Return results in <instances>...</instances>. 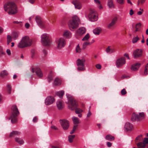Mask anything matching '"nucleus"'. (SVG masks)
Segmentation results:
<instances>
[{
    "label": "nucleus",
    "instance_id": "f257e3e1",
    "mask_svg": "<svg viewBox=\"0 0 148 148\" xmlns=\"http://www.w3.org/2000/svg\"><path fill=\"white\" fill-rule=\"evenodd\" d=\"M66 96L68 98V107L69 109L71 110H75L76 114H80L83 112V110L79 108H76L78 106L77 101L74 97L71 95L67 94Z\"/></svg>",
    "mask_w": 148,
    "mask_h": 148
},
{
    "label": "nucleus",
    "instance_id": "f03ea898",
    "mask_svg": "<svg viewBox=\"0 0 148 148\" xmlns=\"http://www.w3.org/2000/svg\"><path fill=\"white\" fill-rule=\"evenodd\" d=\"M3 8L5 11L10 15L14 14L18 12L17 6L13 1H10L6 3L4 5Z\"/></svg>",
    "mask_w": 148,
    "mask_h": 148
},
{
    "label": "nucleus",
    "instance_id": "7ed1b4c3",
    "mask_svg": "<svg viewBox=\"0 0 148 148\" xmlns=\"http://www.w3.org/2000/svg\"><path fill=\"white\" fill-rule=\"evenodd\" d=\"M11 110L12 114L9 118V119L11 120V121L12 123H14L17 121V119L16 117L18 115L19 112L17 106L16 105L12 106Z\"/></svg>",
    "mask_w": 148,
    "mask_h": 148
},
{
    "label": "nucleus",
    "instance_id": "20e7f679",
    "mask_svg": "<svg viewBox=\"0 0 148 148\" xmlns=\"http://www.w3.org/2000/svg\"><path fill=\"white\" fill-rule=\"evenodd\" d=\"M80 20L78 16H76L73 17L72 19L70 20L68 23V25L70 29L71 30L77 28L79 25Z\"/></svg>",
    "mask_w": 148,
    "mask_h": 148
},
{
    "label": "nucleus",
    "instance_id": "39448f33",
    "mask_svg": "<svg viewBox=\"0 0 148 148\" xmlns=\"http://www.w3.org/2000/svg\"><path fill=\"white\" fill-rule=\"evenodd\" d=\"M32 44L31 40L29 37L25 36L22 38L21 41L18 44V47L19 48H23L30 46Z\"/></svg>",
    "mask_w": 148,
    "mask_h": 148
},
{
    "label": "nucleus",
    "instance_id": "423d86ee",
    "mask_svg": "<svg viewBox=\"0 0 148 148\" xmlns=\"http://www.w3.org/2000/svg\"><path fill=\"white\" fill-rule=\"evenodd\" d=\"M41 41L42 44L45 46H49L51 42V39L49 35L47 34H42L41 36Z\"/></svg>",
    "mask_w": 148,
    "mask_h": 148
},
{
    "label": "nucleus",
    "instance_id": "0eeeda50",
    "mask_svg": "<svg viewBox=\"0 0 148 148\" xmlns=\"http://www.w3.org/2000/svg\"><path fill=\"white\" fill-rule=\"evenodd\" d=\"M86 62V59L84 57H82L78 59L76 63L77 66V69L78 71H84L86 70L85 63Z\"/></svg>",
    "mask_w": 148,
    "mask_h": 148
},
{
    "label": "nucleus",
    "instance_id": "6e6552de",
    "mask_svg": "<svg viewBox=\"0 0 148 148\" xmlns=\"http://www.w3.org/2000/svg\"><path fill=\"white\" fill-rule=\"evenodd\" d=\"M55 43L56 45V48L60 49L64 47L66 44V41L63 38H57L55 40Z\"/></svg>",
    "mask_w": 148,
    "mask_h": 148
},
{
    "label": "nucleus",
    "instance_id": "1a4fd4ad",
    "mask_svg": "<svg viewBox=\"0 0 148 148\" xmlns=\"http://www.w3.org/2000/svg\"><path fill=\"white\" fill-rule=\"evenodd\" d=\"M145 117V114L143 112L140 113L139 114L134 113L132 114L131 120L133 121L136 120L140 121L144 119Z\"/></svg>",
    "mask_w": 148,
    "mask_h": 148
},
{
    "label": "nucleus",
    "instance_id": "9d476101",
    "mask_svg": "<svg viewBox=\"0 0 148 148\" xmlns=\"http://www.w3.org/2000/svg\"><path fill=\"white\" fill-rule=\"evenodd\" d=\"M88 17L91 20L95 21H97L98 19L97 13L95 11L90 10L88 15Z\"/></svg>",
    "mask_w": 148,
    "mask_h": 148
},
{
    "label": "nucleus",
    "instance_id": "9b49d317",
    "mask_svg": "<svg viewBox=\"0 0 148 148\" xmlns=\"http://www.w3.org/2000/svg\"><path fill=\"white\" fill-rule=\"evenodd\" d=\"M126 63L125 58L124 57H121L117 59L116 62V66L118 68L120 67L125 64Z\"/></svg>",
    "mask_w": 148,
    "mask_h": 148
},
{
    "label": "nucleus",
    "instance_id": "f8f14e48",
    "mask_svg": "<svg viewBox=\"0 0 148 148\" xmlns=\"http://www.w3.org/2000/svg\"><path fill=\"white\" fill-rule=\"evenodd\" d=\"M60 122L64 130H66L68 129L69 126V121L66 119L60 120Z\"/></svg>",
    "mask_w": 148,
    "mask_h": 148
},
{
    "label": "nucleus",
    "instance_id": "ddd939ff",
    "mask_svg": "<svg viewBox=\"0 0 148 148\" xmlns=\"http://www.w3.org/2000/svg\"><path fill=\"white\" fill-rule=\"evenodd\" d=\"M36 21L38 25L41 28H44L45 26V23L41 20V17L39 16H37L35 18Z\"/></svg>",
    "mask_w": 148,
    "mask_h": 148
},
{
    "label": "nucleus",
    "instance_id": "4468645a",
    "mask_svg": "<svg viewBox=\"0 0 148 148\" xmlns=\"http://www.w3.org/2000/svg\"><path fill=\"white\" fill-rule=\"evenodd\" d=\"M72 3L74 5L75 8L80 10L82 8V4L78 0H74L72 1Z\"/></svg>",
    "mask_w": 148,
    "mask_h": 148
},
{
    "label": "nucleus",
    "instance_id": "2eb2a0df",
    "mask_svg": "<svg viewBox=\"0 0 148 148\" xmlns=\"http://www.w3.org/2000/svg\"><path fill=\"white\" fill-rule=\"evenodd\" d=\"M55 101L54 97L52 96H48L45 99V103L47 105L52 104Z\"/></svg>",
    "mask_w": 148,
    "mask_h": 148
},
{
    "label": "nucleus",
    "instance_id": "dca6fc26",
    "mask_svg": "<svg viewBox=\"0 0 148 148\" xmlns=\"http://www.w3.org/2000/svg\"><path fill=\"white\" fill-rule=\"evenodd\" d=\"M133 54L135 58L140 57L143 54L142 50L141 49H136L134 52Z\"/></svg>",
    "mask_w": 148,
    "mask_h": 148
},
{
    "label": "nucleus",
    "instance_id": "f3484780",
    "mask_svg": "<svg viewBox=\"0 0 148 148\" xmlns=\"http://www.w3.org/2000/svg\"><path fill=\"white\" fill-rule=\"evenodd\" d=\"M31 71L32 73L35 71L37 76L39 77H42L43 76L42 73L40 68H37L36 69L32 68L31 69Z\"/></svg>",
    "mask_w": 148,
    "mask_h": 148
},
{
    "label": "nucleus",
    "instance_id": "a211bd4d",
    "mask_svg": "<svg viewBox=\"0 0 148 148\" xmlns=\"http://www.w3.org/2000/svg\"><path fill=\"white\" fill-rule=\"evenodd\" d=\"M117 21L116 17H114L113 18L111 22L108 23L107 25V27L109 29H111Z\"/></svg>",
    "mask_w": 148,
    "mask_h": 148
},
{
    "label": "nucleus",
    "instance_id": "6ab92c4d",
    "mask_svg": "<svg viewBox=\"0 0 148 148\" xmlns=\"http://www.w3.org/2000/svg\"><path fill=\"white\" fill-rule=\"evenodd\" d=\"M125 128L127 131H130L133 129V126L131 124L127 122L125 124Z\"/></svg>",
    "mask_w": 148,
    "mask_h": 148
},
{
    "label": "nucleus",
    "instance_id": "aec40b11",
    "mask_svg": "<svg viewBox=\"0 0 148 148\" xmlns=\"http://www.w3.org/2000/svg\"><path fill=\"white\" fill-rule=\"evenodd\" d=\"M56 106L58 109L59 110L62 109L64 107L63 103L60 100H58L57 101Z\"/></svg>",
    "mask_w": 148,
    "mask_h": 148
},
{
    "label": "nucleus",
    "instance_id": "412c9836",
    "mask_svg": "<svg viewBox=\"0 0 148 148\" xmlns=\"http://www.w3.org/2000/svg\"><path fill=\"white\" fill-rule=\"evenodd\" d=\"M115 48L112 47H111L110 46H108L106 49V52L109 54H111L114 53L115 52Z\"/></svg>",
    "mask_w": 148,
    "mask_h": 148
},
{
    "label": "nucleus",
    "instance_id": "4be33fe9",
    "mask_svg": "<svg viewBox=\"0 0 148 148\" xmlns=\"http://www.w3.org/2000/svg\"><path fill=\"white\" fill-rule=\"evenodd\" d=\"M140 65V64L137 63L132 65L131 67V70L132 71H136L139 69Z\"/></svg>",
    "mask_w": 148,
    "mask_h": 148
},
{
    "label": "nucleus",
    "instance_id": "5701e85b",
    "mask_svg": "<svg viewBox=\"0 0 148 148\" xmlns=\"http://www.w3.org/2000/svg\"><path fill=\"white\" fill-rule=\"evenodd\" d=\"M86 32V29L84 27L79 28L77 31V33L79 35H82Z\"/></svg>",
    "mask_w": 148,
    "mask_h": 148
},
{
    "label": "nucleus",
    "instance_id": "b1692460",
    "mask_svg": "<svg viewBox=\"0 0 148 148\" xmlns=\"http://www.w3.org/2000/svg\"><path fill=\"white\" fill-rule=\"evenodd\" d=\"M95 4L97 5L98 8L101 10L103 8V7L99 0H94Z\"/></svg>",
    "mask_w": 148,
    "mask_h": 148
},
{
    "label": "nucleus",
    "instance_id": "393cba45",
    "mask_svg": "<svg viewBox=\"0 0 148 148\" xmlns=\"http://www.w3.org/2000/svg\"><path fill=\"white\" fill-rule=\"evenodd\" d=\"M61 80L60 79L58 78H56L55 79L53 84L56 86H58L61 84Z\"/></svg>",
    "mask_w": 148,
    "mask_h": 148
},
{
    "label": "nucleus",
    "instance_id": "a878e982",
    "mask_svg": "<svg viewBox=\"0 0 148 148\" xmlns=\"http://www.w3.org/2000/svg\"><path fill=\"white\" fill-rule=\"evenodd\" d=\"M101 31V29L100 27H97L93 30L94 33L95 35H99Z\"/></svg>",
    "mask_w": 148,
    "mask_h": 148
},
{
    "label": "nucleus",
    "instance_id": "bb28decb",
    "mask_svg": "<svg viewBox=\"0 0 148 148\" xmlns=\"http://www.w3.org/2000/svg\"><path fill=\"white\" fill-rule=\"evenodd\" d=\"M63 35L64 36L67 38H69L71 37L72 35L70 31H66L64 32L63 34Z\"/></svg>",
    "mask_w": 148,
    "mask_h": 148
},
{
    "label": "nucleus",
    "instance_id": "cd10ccee",
    "mask_svg": "<svg viewBox=\"0 0 148 148\" xmlns=\"http://www.w3.org/2000/svg\"><path fill=\"white\" fill-rule=\"evenodd\" d=\"M108 5L109 8H114L112 0H108Z\"/></svg>",
    "mask_w": 148,
    "mask_h": 148
},
{
    "label": "nucleus",
    "instance_id": "c85d7f7f",
    "mask_svg": "<svg viewBox=\"0 0 148 148\" xmlns=\"http://www.w3.org/2000/svg\"><path fill=\"white\" fill-rule=\"evenodd\" d=\"M15 140L16 142L18 143L20 145H22L24 143L23 140L19 138H15Z\"/></svg>",
    "mask_w": 148,
    "mask_h": 148
},
{
    "label": "nucleus",
    "instance_id": "c756f323",
    "mask_svg": "<svg viewBox=\"0 0 148 148\" xmlns=\"http://www.w3.org/2000/svg\"><path fill=\"white\" fill-rule=\"evenodd\" d=\"M72 119L74 124L77 125L79 123V120L78 118L73 116Z\"/></svg>",
    "mask_w": 148,
    "mask_h": 148
},
{
    "label": "nucleus",
    "instance_id": "7c9ffc66",
    "mask_svg": "<svg viewBox=\"0 0 148 148\" xmlns=\"http://www.w3.org/2000/svg\"><path fill=\"white\" fill-rule=\"evenodd\" d=\"M106 140L110 141L113 140L114 139V137L110 134L107 135L105 137Z\"/></svg>",
    "mask_w": 148,
    "mask_h": 148
},
{
    "label": "nucleus",
    "instance_id": "2f4dec72",
    "mask_svg": "<svg viewBox=\"0 0 148 148\" xmlns=\"http://www.w3.org/2000/svg\"><path fill=\"white\" fill-rule=\"evenodd\" d=\"M56 94L60 98H62L64 94V91L63 90H61L57 92Z\"/></svg>",
    "mask_w": 148,
    "mask_h": 148
},
{
    "label": "nucleus",
    "instance_id": "473e14b6",
    "mask_svg": "<svg viewBox=\"0 0 148 148\" xmlns=\"http://www.w3.org/2000/svg\"><path fill=\"white\" fill-rule=\"evenodd\" d=\"M20 134V132H19L16 131H13L10 134V136L12 137L16 135H19Z\"/></svg>",
    "mask_w": 148,
    "mask_h": 148
},
{
    "label": "nucleus",
    "instance_id": "72a5a7b5",
    "mask_svg": "<svg viewBox=\"0 0 148 148\" xmlns=\"http://www.w3.org/2000/svg\"><path fill=\"white\" fill-rule=\"evenodd\" d=\"M53 78V76L52 75V72H51L49 74L47 78L48 82H50L52 80Z\"/></svg>",
    "mask_w": 148,
    "mask_h": 148
},
{
    "label": "nucleus",
    "instance_id": "f704fd0d",
    "mask_svg": "<svg viewBox=\"0 0 148 148\" xmlns=\"http://www.w3.org/2000/svg\"><path fill=\"white\" fill-rule=\"evenodd\" d=\"M8 74L7 71L6 70H3L1 72L0 75L1 77H3L4 76L7 75Z\"/></svg>",
    "mask_w": 148,
    "mask_h": 148
},
{
    "label": "nucleus",
    "instance_id": "c9c22d12",
    "mask_svg": "<svg viewBox=\"0 0 148 148\" xmlns=\"http://www.w3.org/2000/svg\"><path fill=\"white\" fill-rule=\"evenodd\" d=\"M138 148H145V145L142 142H140L137 144Z\"/></svg>",
    "mask_w": 148,
    "mask_h": 148
},
{
    "label": "nucleus",
    "instance_id": "e433bc0d",
    "mask_svg": "<svg viewBox=\"0 0 148 148\" xmlns=\"http://www.w3.org/2000/svg\"><path fill=\"white\" fill-rule=\"evenodd\" d=\"M91 44V43L89 42H85L83 43L82 45V48L84 49L86 48L87 46L90 45Z\"/></svg>",
    "mask_w": 148,
    "mask_h": 148
},
{
    "label": "nucleus",
    "instance_id": "4c0bfd02",
    "mask_svg": "<svg viewBox=\"0 0 148 148\" xmlns=\"http://www.w3.org/2000/svg\"><path fill=\"white\" fill-rule=\"evenodd\" d=\"M75 137V135L69 136H68V140L69 142L70 143H72Z\"/></svg>",
    "mask_w": 148,
    "mask_h": 148
},
{
    "label": "nucleus",
    "instance_id": "58836bf2",
    "mask_svg": "<svg viewBox=\"0 0 148 148\" xmlns=\"http://www.w3.org/2000/svg\"><path fill=\"white\" fill-rule=\"evenodd\" d=\"M12 41V38L11 36L8 35L7 36V44L8 45Z\"/></svg>",
    "mask_w": 148,
    "mask_h": 148
},
{
    "label": "nucleus",
    "instance_id": "ea45409f",
    "mask_svg": "<svg viewBox=\"0 0 148 148\" xmlns=\"http://www.w3.org/2000/svg\"><path fill=\"white\" fill-rule=\"evenodd\" d=\"M90 38V35L89 34H87L82 39L83 41H87Z\"/></svg>",
    "mask_w": 148,
    "mask_h": 148
},
{
    "label": "nucleus",
    "instance_id": "a19ab883",
    "mask_svg": "<svg viewBox=\"0 0 148 148\" xmlns=\"http://www.w3.org/2000/svg\"><path fill=\"white\" fill-rule=\"evenodd\" d=\"M139 40V38L137 36L136 37L133 38L132 40V42L133 43L137 42Z\"/></svg>",
    "mask_w": 148,
    "mask_h": 148
},
{
    "label": "nucleus",
    "instance_id": "79ce46f5",
    "mask_svg": "<svg viewBox=\"0 0 148 148\" xmlns=\"http://www.w3.org/2000/svg\"><path fill=\"white\" fill-rule=\"evenodd\" d=\"M141 24L140 23H137L136 25V32L139 31V28L141 26Z\"/></svg>",
    "mask_w": 148,
    "mask_h": 148
},
{
    "label": "nucleus",
    "instance_id": "37998d69",
    "mask_svg": "<svg viewBox=\"0 0 148 148\" xmlns=\"http://www.w3.org/2000/svg\"><path fill=\"white\" fill-rule=\"evenodd\" d=\"M144 74L145 75H147L148 74V64L145 66L144 72Z\"/></svg>",
    "mask_w": 148,
    "mask_h": 148
},
{
    "label": "nucleus",
    "instance_id": "c03bdc74",
    "mask_svg": "<svg viewBox=\"0 0 148 148\" xmlns=\"http://www.w3.org/2000/svg\"><path fill=\"white\" fill-rule=\"evenodd\" d=\"M81 51V49L80 48L79 45L78 44L76 48V51L77 53H80Z\"/></svg>",
    "mask_w": 148,
    "mask_h": 148
},
{
    "label": "nucleus",
    "instance_id": "a18cd8bd",
    "mask_svg": "<svg viewBox=\"0 0 148 148\" xmlns=\"http://www.w3.org/2000/svg\"><path fill=\"white\" fill-rule=\"evenodd\" d=\"M77 125H74L73 126V130H72L70 132V133L71 134H73L75 131L76 129H77Z\"/></svg>",
    "mask_w": 148,
    "mask_h": 148
},
{
    "label": "nucleus",
    "instance_id": "49530a36",
    "mask_svg": "<svg viewBox=\"0 0 148 148\" xmlns=\"http://www.w3.org/2000/svg\"><path fill=\"white\" fill-rule=\"evenodd\" d=\"M8 92L9 94H10L11 91V87L10 85L8 84L7 86Z\"/></svg>",
    "mask_w": 148,
    "mask_h": 148
},
{
    "label": "nucleus",
    "instance_id": "de8ad7c7",
    "mask_svg": "<svg viewBox=\"0 0 148 148\" xmlns=\"http://www.w3.org/2000/svg\"><path fill=\"white\" fill-rule=\"evenodd\" d=\"M127 93V91L125 89H123L121 91V95H125Z\"/></svg>",
    "mask_w": 148,
    "mask_h": 148
},
{
    "label": "nucleus",
    "instance_id": "09e8293b",
    "mask_svg": "<svg viewBox=\"0 0 148 148\" xmlns=\"http://www.w3.org/2000/svg\"><path fill=\"white\" fill-rule=\"evenodd\" d=\"M36 54V52L34 50H32L31 51V57L32 58H34L35 55Z\"/></svg>",
    "mask_w": 148,
    "mask_h": 148
},
{
    "label": "nucleus",
    "instance_id": "8fccbe9b",
    "mask_svg": "<svg viewBox=\"0 0 148 148\" xmlns=\"http://www.w3.org/2000/svg\"><path fill=\"white\" fill-rule=\"evenodd\" d=\"M117 2L119 4L123 5L124 3V0H116Z\"/></svg>",
    "mask_w": 148,
    "mask_h": 148
},
{
    "label": "nucleus",
    "instance_id": "3c124183",
    "mask_svg": "<svg viewBox=\"0 0 148 148\" xmlns=\"http://www.w3.org/2000/svg\"><path fill=\"white\" fill-rule=\"evenodd\" d=\"M5 53L3 52V49L1 47H0V57L3 55H4Z\"/></svg>",
    "mask_w": 148,
    "mask_h": 148
},
{
    "label": "nucleus",
    "instance_id": "603ef678",
    "mask_svg": "<svg viewBox=\"0 0 148 148\" xmlns=\"http://www.w3.org/2000/svg\"><path fill=\"white\" fill-rule=\"evenodd\" d=\"M92 113L90 112V110H89L88 113L87 114L86 117L87 118H89L90 116L92 115Z\"/></svg>",
    "mask_w": 148,
    "mask_h": 148
},
{
    "label": "nucleus",
    "instance_id": "864d4df0",
    "mask_svg": "<svg viewBox=\"0 0 148 148\" xmlns=\"http://www.w3.org/2000/svg\"><path fill=\"white\" fill-rule=\"evenodd\" d=\"M143 143L145 144V145L146 144H148V138H145L144 139Z\"/></svg>",
    "mask_w": 148,
    "mask_h": 148
},
{
    "label": "nucleus",
    "instance_id": "5fc2aeb1",
    "mask_svg": "<svg viewBox=\"0 0 148 148\" xmlns=\"http://www.w3.org/2000/svg\"><path fill=\"white\" fill-rule=\"evenodd\" d=\"M95 66L97 69H101V65L99 64H96Z\"/></svg>",
    "mask_w": 148,
    "mask_h": 148
},
{
    "label": "nucleus",
    "instance_id": "6e6d98bb",
    "mask_svg": "<svg viewBox=\"0 0 148 148\" xmlns=\"http://www.w3.org/2000/svg\"><path fill=\"white\" fill-rule=\"evenodd\" d=\"M38 121V118L36 117H34L33 119V121L34 123Z\"/></svg>",
    "mask_w": 148,
    "mask_h": 148
},
{
    "label": "nucleus",
    "instance_id": "4d7b16f0",
    "mask_svg": "<svg viewBox=\"0 0 148 148\" xmlns=\"http://www.w3.org/2000/svg\"><path fill=\"white\" fill-rule=\"evenodd\" d=\"M30 27V25L28 23H26L25 25V27L26 28L28 29Z\"/></svg>",
    "mask_w": 148,
    "mask_h": 148
},
{
    "label": "nucleus",
    "instance_id": "13d9d810",
    "mask_svg": "<svg viewBox=\"0 0 148 148\" xmlns=\"http://www.w3.org/2000/svg\"><path fill=\"white\" fill-rule=\"evenodd\" d=\"M4 29L3 28L0 26V35L3 32Z\"/></svg>",
    "mask_w": 148,
    "mask_h": 148
},
{
    "label": "nucleus",
    "instance_id": "bf43d9fd",
    "mask_svg": "<svg viewBox=\"0 0 148 148\" xmlns=\"http://www.w3.org/2000/svg\"><path fill=\"white\" fill-rule=\"evenodd\" d=\"M107 145L108 147H110L111 146L112 144L111 143L108 142L107 143Z\"/></svg>",
    "mask_w": 148,
    "mask_h": 148
},
{
    "label": "nucleus",
    "instance_id": "052dcab7",
    "mask_svg": "<svg viewBox=\"0 0 148 148\" xmlns=\"http://www.w3.org/2000/svg\"><path fill=\"white\" fill-rule=\"evenodd\" d=\"M51 128L52 129L54 130H58V128L56 126L54 125H52L51 127Z\"/></svg>",
    "mask_w": 148,
    "mask_h": 148
},
{
    "label": "nucleus",
    "instance_id": "680f3d73",
    "mask_svg": "<svg viewBox=\"0 0 148 148\" xmlns=\"http://www.w3.org/2000/svg\"><path fill=\"white\" fill-rule=\"evenodd\" d=\"M6 53L9 55H11V53L9 49H8L6 50Z\"/></svg>",
    "mask_w": 148,
    "mask_h": 148
},
{
    "label": "nucleus",
    "instance_id": "e2e57ef3",
    "mask_svg": "<svg viewBox=\"0 0 148 148\" xmlns=\"http://www.w3.org/2000/svg\"><path fill=\"white\" fill-rule=\"evenodd\" d=\"M134 13V11H133V10L132 9H131L130 11V13H129L130 14L131 16H132L133 14Z\"/></svg>",
    "mask_w": 148,
    "mask_h": 148
},
{
    "label": "nucleus",
    "instance_id": "0e129e2a",
    "mask_svg": "<svg viewBox=\"0 0 148 148\" xmlns=\"http://www.w3.org/2000/svg\"><path fill=\"white\" fill-rule=\"evenodd\" d=\"M35 0H29V2L33 4L35 2Z\"/></svg>",
    "mask_w": 148,
    "mask_h": 148
},
{
    "label": "nucleus",
    "instance_id": "69168bd1",
    "mask_svg": "<svg viewBox=\"0 0 148 148\" xmlns=\"http://www.w3.org/2000/svg\"><path fill=\"white\" fill-rule=\"evenodd\" d=\"M124 56L126 57L128 59H130L129 55L128 53H125L124 54Z\"/></svg>",
    "mask_w": 148,
    "mask_h": 148
},
{
    "label": "nucleus",
    "instance_id": "338daca9",
    "mask_svg": "<svg viewBox=\"0 0 148 148\" xmlns=\"http://www.w3.org/2000/svg\"><path fill=\"white\" fill-rule=\"evenodd\" d=\"M140 3L142 4L144 3L145 1V0H140Z\"/></svg>",
    "mask_w": 148,
    "mask_h": 148
},
{
    "label": "nucleus",
    "instance_id": "774afa93",
    "mask_svg": "<svg viewBox=\"0 0 148 148\" xmlns=\"http://www.w3.org/2000/svg\"><path fill=\"white\" fill-rule=\"evenodd\" d=\"M127 3L130 4L131 5H132V3L130 1V0H127Z\"/></svg>",
    "mask_w": 148,
    "mask_h": 148
}]
</instances>
